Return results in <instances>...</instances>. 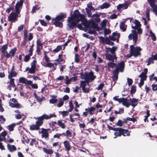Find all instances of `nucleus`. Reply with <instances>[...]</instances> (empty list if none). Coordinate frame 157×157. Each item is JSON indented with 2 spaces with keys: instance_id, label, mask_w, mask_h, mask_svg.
Listing matches in <instances>:
<instances>
[{
  "instance_id": "obj_1",
  "label": "nucleus",
  "mask_w": 157,
  "mask_h": 157,
  "mask_svg": "<svg viewBox=\"0 0 157 157\" xmlns=\"http://www.w3.org/2000/svg\"><path fill=\"white\" fill-rule=\"evenodd\" d=\"M80 21L82 22L83 25L86 27H88L89 26V24L87 23L85 16L80 14L78 10H76L72 16L68 17V26L70 29H73Z\"/></svg>"
},
{
  "instance_id": "obj_2",
  "label": "nucleus",
  "mask_w": 157,
  "mask_h": 157,
  "mask_svg": "<svg viewBox=\"0 0 157 157\" xmlns=\"http://www.w3.org/2000/svg\"><path fill=\"white\" fill-rule=\"evenodd\" d=\"M132 21L134 23L135 25V26L132 25V28L134 30L132 31V33L129 35L128 38L129 40L132 39L134 42V45H135L138 38L137 33L135 30H137V33L139 34H142V30L141 28V25L138 20L134 19Z\"/></svg>"
},
{
  "instance_id": "obj_3",
  "label": "nucleus",
  "mask_w": 157,
  "mask_h": 157,
  "mask_svg": "<svg viewBox=\"0 0 157 157\" xmlns=\"http://www.w3.org/2000/svg\"><path fill=\"white\" fill-rule=\"evenodd\" d=\"M56 117V116L55 113L51 114L49 115L44 114L40 117L35 118L36 119H37V121H36L35 124H33L30 126L29 129L32 131L38 130L40 129V126L43 124L44 120H48L52 117Z\"/></svg>"
},
{
  "instance_id": "obj_4",
  "label": "nucleus",
  "mask_w": 157,
  "mask_h": 157,
  "mask_svg": "<svg viewBox=\"0 0 157 157\" xmlns=\"http://www.w3.org/2000/svg\"><path fill=\"white\" fill-rule=\"evenodd\" d=\"M105 57L107 60L111 61L107 63V66L108 67L113 68L117 66V64L114 63V60H116L115 62H116L117 59V57L116 55L107 53L105 55Z\"/></svg>"
},
{
  "instance_id": "obj_5",
  "label": "nucleus",
  "mask_w": 157,
  "mask_h": 157,
  "mask_svg": "<svg viewBox=\"0 0 157 157\" xmlns=\"http://www.w3.org/2000/svg\"><path fill=\"white\" fill-rule=\"evenodd\" d=\"M83 77V78L85 79L88 84L89 82L93 81L96 78V76L94 75V72L91 71L88 73L85 72Z\"/></svg>"
},
{
  "instance_id": "obj_6",
  "label": "nucleus",
  "mask_w": 157,
  "mask_h": 157,
  "mask_svg": "<svg viewBox=\"0 0 157 157\" xmlns=\"http://www.w3.org/2000/svg\"><path fill=\"white\" fill-rule=\"evenodd\" d=\"M130 47V52L134 57H136L141 56L140 51L142 49L140 47L138 46L135 47L133 45H131Z\"/></svg>"
},
{
  "instance_id": "obj_7",
  "label": "nucleus",
  "mask_w": 157,
  "mask_h": 157,
  "mask_svg": "<svg viewBox=\"0 0 157 157\" xmlns=\"http://www.w3.org/2000/svg\"><path fill=\"white\" fill-rule=\"evenodd\" d=\"M21 15L17 12H11L8 16V20L13 22H15L18 20V17H20Z\"/></svg>"
},
{
  "instance_id": "obj_8",
  "label": "nucleus",
  "mask_w": 157,
  "mask_h": 157,
  "mask_svg": "<svg viewBox=\"0 0 157 157\" xmlns=\"http://www.w3.org/2000/svg\"><path fill=\"white\" fill-rule=\"evenodd\" d=\"M24 1L23 0H20L17 2L15 6V12L18 13H20L21 9L22 7Z\"/></svg>"
},
{
  "instance_id": "obj_9",
  "label": "nucleus",
  "mask_w": 157,
  "mask_h": 157,
  "mask_svg": "<svg viewBox=\"0 0 157 157\" xmlns=\"http://www.w3.org/2000/svg\"><path fill=\"white\" fill-rule=\"evenodd\" d=\"M120 37V35L119 33H117L116 32L113 33L112 35L111 36H109V38L110 40L115 41L117 40V42H119V38Z\"/></svg>"
},
{
  "instance_id": "obj_10",
  "label": "nucleus",
  "mask_w": 157,
  "mask_h": 157,
  "mask_svg": "<svg viewBox=\"0 0 157 157\" xmlns=\"http://www.w3.org/2000/svg\"><path fill=\"white\" fill-rule=\"evenodd\" d=\"M28 32L27 30H25L24 31V37L23 41L21 43V46H24L26 45L27 42L29 41L27 40Z\"/></svg>"
},
{
  "instance_id": "obj_11",
  "label": "nucleus",
  "mask_w": 157,
  "mask_h": 157,
  "mask_svg": "<svg viewBox=\"0 0 157 157\" xmlns=\"http://www.w3.org/2000/svg\"><path fill=\"white\" fill-rule=\"evenodd\" d=\"M122 128H116L114 131V135L115 136L114 138H117L118 137H121L122 136Z\"/></svg>"
},
{
  "instance_id": "obj_12",
  "label": "nucleus",
  "mask_w": 157,
  "mask_h": 157,
  "mask_svg": "<svg viewBox=\"0 0 157 157\" xmlns=\"http://www.w3.org/2000/svg\"><path fill=\"white\" fill-rule=\"evenodd\" d=\"M67 15L66 13H60V15H58L56 17L55 19V20L57 21L61 22L63 21V19L66 18V17Z\"/></svg>"
},
{
  "instance_id": "obj_13",
  "label": "nucleus",
  "mask_w": 157,
  "mask_h": 157,
  "mask_svg": "<svg viewBox=\"0 0 157 157\" xmlns=\"http://www.w3.org/2000/svg\"><path fill=\"white\" fill-rule=\"evenodd\" d=\"M147 1L154 11L157 10V6L155 5V0H148Z\"/></svg>"
},
{
  "instance_id": "obj_14",
  "label": "nucleus",
  "mask_w": 157,
  "mask_h": 157,
  "mask_svg": "<svg viewBox=\"0 0 157 157\" xmlns=\"http://www.w3.org/2000/svg\"><path fill=\"white\" fill-rule=\"evenodd\" d=\"M122 103V105L127 108L129 107L130 105V103L128 101V99L127 98H121V103Z\"/></svg>"
},
{
  "instance_id": "obj_15",
  "label": "nucleus",
  "mask_w": 157,
  "mask_h": 157,
  "mask_svg": "<svg viewBox=\"0 0 157 157\" xmlns=\"http://www.w3.org/2000/svg\"><path fill=\"white\" fill-rule=\"evenodd\" d=\"M41 129L42 130L41 132V133H42L41 137L42 138H44L45 139L48 138L49 136L48 132H47L46 130H44L43 128H42Z\"/></svg>"
},
{
  "instance_id": "obj_16",
  "label": "nucleus",
  "mask_w": 157,
  "mask_h": 157,
  "mask_svg": "<svg viewBox=\"0 0 157 157\" xmlns=\"http://www.w3.org/2000/svg\"><path fill=\"white\" fill-rule=\"evenodd\" d=\"M85 110L86 111H88L90 115L91 116L94 113L96 110V108L94 107L91 106L90 108H86Z\"/></svg>"
},
{
  "instance_id": "obj_17",
  "label": "nucleus",
  "mask_w": 157,
  "mask_h": 157,
  "mask_svg": "<svg viewBox=\"0 0 157 157\" xmlns=\"http://www.w3.org/2000/svg\"><path fill=\"white\" fill-rule=\"evenodd\" d=\"M124 67V62L122 61L119 63L118 66L116 68L119 69L120 71L122 72L123 71Z\"/></svg>"
},
{
  "instance_id": "obj_18",
  "label": "nucleus",
  "mask_w": 157,
  "mask_h": 157,
  "mask_svg": "<svg viewBox=\"0 0 157 157\" xmlns=\"http://www.w3.org/2000/svg\"><path fill=\"white\" fill-rule=\"evenodd\" d=\"M52 22L56 27L60 28H62L63 27V24L62 22L55 21L54 18L52 19Z\"/></svg>"
},
{
  "instance_id": "obj_19",
  "label": "nucleus",
  "mask_w": 157,
  "mask_h": 157,
  "mask_svg": "<svg viewBox=\"0 0 157 157\" xmlns=\"http://www.w3.org/2000/svg\"><path fill=\"white\" fill-rule=\"evenodd\" d=\"M100 39L103 43H104L106 44H109L110 43V39L109 37H106L105 38H104L103 37L101 36L100 37Z\"/></svg>"
},
{
  "instance_id": "obj_20",
  "label": "nucleus",
  "mask_w": 157,
  "mask_h": 157,
  "mask_svg": "<svg viewBox=\"0 0 157 157\" xmlns=\"http://www.w3.org/2000/svg\"><path fill=\"white\" fill-rule=\"evenodd\" d=\"M130 101L131 103L130 105H132L133 107H134L138 104V99L135 98H133L132 99L130 98Z\"/></svg>"
},
{
  "instance_id": "obj_21",
  "label": "nucleus",
  "mask_w": 157,
  "mask_h": 157,
  "mask_svg": "<svg viewBox=\"0 0 157 157\" xmlns=\"http://www.w3.org/2000/svg\"><path fill=\"white\" fill-rule=\"evenodd\" d=\"M117 48L113 46L112 48H106L107 51L108 52H110L111 53V54H113V55H116L115 52L116 51Z\"/></svg>"
},
{
  "instance_id": "obj_22",
  "label": "nucleus",
  "mask_w": 157,
  "mask_h": 157,
  "mask_svg": "<svg viewBox=\"0 0 157 157\" xmlns=\"http://www.w3.org/2000/svg\"><path fill=\"white\" fill-rule=\"evenodd\" d=\"M63 143L66 150L67 151H69L71 150V146L69 142L67 140H65L64 141Z\"/></svg>"
},
{
  "instance_id": "obj_23",
  "label": "nucleus",
  "mask_w": 157,
  "mask_h": 157,
  "mask_svg": "<svg viewBox=\"0 0 157 157\" xmlns=\"http://www.w3.org/2000/svg\"><path fill=\"white\" fill-rule=\"evenodd\" d=\"M43 150L44 152L46 154L52 155L53 153V151L51 149H47L45 147L43 148Z\"/></svg>"
},
{
  "instance_id": "obj_24",
  "label": "nucleus",
  "mask_w": 157,
  "mask_h": 157,
  "mask_svg": "<svg viewBox=\"0 0 157 157\" xmlns=\"http://www.w3.org/2000/svg\"><path fill=\"white\" fill-rule=\"evenodd\" d=\"M36 69V68L32 67L29 68V67H28L25 68V71H28L29 72L28 73L34 74L35 72Z\"/></svg>"
},
{
  "instance_id": "obj_25",
  "label": "nucleus",
  "mask_w": 157,
  "mask_h": 157,
  "mask_svg": "<svg viewBox=\"0 0 157 157\" xmlns=\"http://www.w3.org/2000/svg\"><path fill=\"white\" fill-rule=\"evenodd\" d=\"M2 54L1 55V58L3 59L4 57L6 58H9L10 57L11 55L9 54V53L6 51L4 52H2Z\"/></svg>"
},
{
  "instance_id": "obj_26",
  "label": "nucleus",
  "mask_w": 157,
  "mask_h": 157,
  "mask_svg": "<svg viewBox=\"0 0 157 157\" xmlns=\"http://www.w3.org/2000/svg\"><path fill=\"white\" fill-rule=\"evenodd\" d=\"M7 147L9 151L11 152H13L16 150V147L14 145H10L9 144H8Z\"/></svg>"
},
{
  "instance_id": "obj_27",
  "label": "nucleus",
  "mask_w": 157,
  "mask_h": 157,
  "mask_svg": "<svg viewBox=\"0 0 157 157\" xmlns=\"http://www.w3.org/2000/svg\"><path fill=\"white\" fill-rule=\"evenodd\" d=\"M52 98L49 100V102L50 103L54 104L57 103V99L56 98L57 96L55 95H52L51 96Z\"/></svg>"
},
{
  "instance_id": "obj_28",
  "label": "nucleus",
  "mask_w": 157,
  "mask_h": 157,
  "mask_svg": "<svg viewBox=\"0 0 157 157\" xmlns=\"http://www.w3.org/2000/svg\"><path fill=\"white\" fill-rule=\"evenodd\" d=\"M128 130L122 128V136H130V134L128 133Z\"/></svg>"
},
{
  "instance_id": "obj_29",
  "label": "nucleus",
  "mask_w": 157,
  "mask_h": 157,
  "mask_svg": "<svg viewBox=\"0 0 157 157\" xmlns=\"http://www.w3.org/2000/svg\"><path fill=\"white\" fill-rule=\"evenodd\" d=\"M10 105L12 107L19 108L21 107V105L18 102L17 103H14L11 102L9 103Z\"/></svg>"
},
{
  "instance_id": "obj_30",
  "label": "nucleus",
  "mask_w": 157,
  "mask_h": 157,
  "mask_svg": "<svg viewBox=\"0 0 157 157\" xmlns=\"http://www.w3.org/2000/svg\"><path fill=\"white\" fill-rule=\"evenodd\" d=\"M110 6V5L109 3L105 2L100 6V8L101 9H107Z\"/></svg>"
},
{
  "instance_id": "obj_31",
  "label": "nucleus",
  "mask_w": 157,
  "mask_h": 157,
  "mask_svg": "<svg viewBox=\"0 0 157 157\" xmlns=\"http://www.w3.org/2000/svg\"><path fill=\"white\" fill-rule=\"evenodd\" d=\"M17 51V49L16 48H14L13 49H12L9 52V54H10L11 56L10 57L12 58V57H13L15 54L16 53V52Z\"/></svg>"
},
{
  "instance_id": "obj_32",
  "label": "nucleus",
  "mask_w": 157,
  "mask_h": 157,
  "mask_svg": "<svg viewBox=\"0 0 157 157\" xmlns=\"http://www.w3.org/2000/svg\"><path fill=\"white\" fill-rule=\"evenodd\" d=\"M33 95L35 97V98L36 99L37 101L39 102L42 101H43V99H45V98L44 97H43L41 98L40 97L38 96V95L36 93H33Z\"/></svg>"
},
{
  "instance_id": "obj_33",
  "label": "nucleus",
  "mask_w": 157,
  "mask_h": 157,
  "mask_svg": "<svg viewBox=\"0 0 157 157\" xmlns=\"http://www.w3.org/2000/svg\"><path fill=\"white\" fill-rule=\"evenodd\" d=\"M17 74V73L16 71H10V72L8 76V78H11L13 77H15Z\"/></svg>"
},
{
  "instance_id": "obj_34",
  "label": "nucleus",
  "mask_w": 157,
  "mask_h": 157,
  "mask_svg": "<svg viewBox=\"0 0 157 157\" xmlns=\"http://www.w3.org/2000/svg\"><path fill=\"white\" fill-rule=\"evenodd\" d=\"M80 56L77 53L75 54V61L77 63H78L80 61Z\"/></svg>"
},
{
  "instance_id": "obj_35",
  "label": "nucleus",
  "mask_w": 157,
  "mask_h": 157,
  "mask_svg": "<svg viewBox=\"0 0 157 157\" xmlns=\"http://www.w3.org/2000/svg\"><path fill=\"white\" fill-rule=\"evenodd\" d=\"M138 77L140 78L141 80H144L145 81L146 80L147 78L146 75L144 74L143 72H141Z\"/></svg>"
},
{
  "instance_id": "obj_36",
  "label": "nucleus",
  "mask_w": 157,
  "mask_h": 157,
  "mask_svg": "<svg viewBox=\"0 0 157 157\" xmlns=\"http://www.w3.org/2000/svg\"><path fill=\"white\" fill-rule=\"evenodd\" d=\"M8 47L7 44H6L3 45L0 49V50L2 52H4L5 51H6L8 49Z\"/></svg>"
},
{
  "instance_id": "obj_37",
  "label": "nucleus",
  "mask_w": 157,
  "mask_h": 157,
  "mask_svg": "<svg viewBox=\"0 0 157 157\" xmlns=\"http://www.w3.org/2000/svg\"><path fill=\"white\" fill-rule=\"evenodd\" d=\"M62 54H59L58 56V59H56L55 61L59 63H60L61 62L63 61V59L62 58Z\"/></svg>"
},
{
  "instance_id": "obj_38",
  "label": "nucleus",
  "mask_w": 157,
  "mask_h": 157,
  "mask_svg": "<svg viewBox=\"0 0 157 157\" xmlns=\"http://www.w3.org/2000/svg\"><path fill=\"white\" fill-rule=\"evenodd\" d=\"M57 124L60 127L64 129L65 128L66 125L62 122L61 121L59 120L57 121Z\"/></svg>"
},
{
  "instance_id": "obj_39",
  "label": "nucleus",
  "mask_w": 157,
  "mask_h": 157,
  "mask_svg": "<svg viewBox=\"0 0 157 157\" xmlns=\"http://www.w3.org/2000/svg\"><path fill=\"white\" fill-rule=\"evenodd\" d=\"M87 82L85 81H81L80 87L82 88V89H84L86 86V83Z\"/></svg>"
},
{
  "instance_id": "obj_40",
  "label": "nucleus",
  "mask_w": 157,
  "mask_h": 157,
  "mask_svg": "<svg viewBox=\"0 0 157 157\" xmlns=\"http://www.w3.org/2000/svg\"><path fill=\"white\" fill-rule=\"evenodd\" d=\"M9 79H10L9 83L10 86H11L12 87H15L16 86L14 82V79L13 78Z\"/></svg>"
},
{
  "instance_id": "obj_41",
  "label": "nucleus",
  "mask_w": 157,
  "mask_h": 157,
  "mask_svg": "<svg viewBox=\"0 0 157 157\" xmlns=\"http://www.w3.org/2000/svg\"><path fill=\"white\" fill-rule=\"evenodd\" d=\"M120 28L123 32H124L126 30V27H125V24L124 22L121 23L120 25Z\"/></svg>"
},
{
  "instance_id": "obj_42",
  "label": "nucleus",
  "mask_w": 157,
  "mask_h": 157,
  "mask_svg": "<svg viewBox=\"0 0 157 157\" xmlns=\"http://www.w3.org/2000/svg\"><path fill=\"white\" fill-rule=\"evenodd\" d=\"M16 125V124L13 123L9 125L8 126V129L10 131H12L13 130L14 128Z\"/></svg>"
},
{
  "instance_id": "obj_43",
  "label": "nucleus",
  "mask_w": 157,
  "mask_h": 157,
  "mask_svg": "<svg viewBox=\"0 0 157 157\" xmlns=\"http://www.w3.org/2000/svg\"><path fill=\"white\" fill-rule=\"evenodd\" d=\"M33 144L36 145L38 144V143L35 139H32L30 143V145L32 146H33Z\"/></svg>"
},
{
  "instance_id": "obj_44",
  "label": "nucleus",
  "mask_w": 157,
  "mask_h": 157,
  "mask_svg": "<svg viewBox=\"0 0 157 157\" xmlns=\"http://www.w3.org/2000/svg\"><path fill=\"white\" fill-rule=\"evenodd\" d=\"M154 75H155L154 73H152L151 75H150L149 76V80L150 81L154 80L156 82H157V77H154Z\"/></svg>"
},
{
  "instance_id": "obj_45",
  "label": "nucleus",
  "mask_w": 157,
  "mask_h": 157,
  "mask_svg": "<svg viewBox=\"0 0 157 157\" xmlns=\"http://www.w3.org/2000/svg\"><path fill=\"white\" fill-rule=\"evenodd\" d=\"M47 52L46 51L44 52V57L45 59V61L46 63H48L50 61L49 58L48 57V56L46 54Z\"/></svg>"
},
{
  "instance_id": "obj_46",
  "label": "nucleus",
  "mask_w": 157,
  "mask_h": 157,
  "mask_svg": "<svg viewBox=\"0 0 157 157\" xmlns=\"http://www.w3.org/2000/svg\"><path fill=\"white\" fill-rule=\"evenodd\" d=\"M26 81H27V79L24 77H21L19 79V82L21 83L25 84Z\"/></svg>"
},
{
  "instance_id": "obj_47",
  "label": "nucleus",
  "mask_w": 157,
  "mask_h": 157,
  "mask_svg": "<svg viewBox=\"0 0 157 157\" xmlns=\"http://www.w3.org/2000/svg\"><path fill=\"white\" fill-rule=\"evenodd\" d=\"M31 56L29 55L25 56L23 60L25 62H28L30 59Z\"/></svg>"
},
{
  "instance_id": "obj_48",
  "label": "nucleus",
  "mask_w": 157,
  "mask_h": 157,
  "mask_svg": "<svg viewBox=\"0 0 157 157\" xmlns=\"http://www.w3.org/2000/svg\"><path fill=\"white\" fill-rule=\"evenodd\" d=\"M150 33L153 41H155L156 40V37L155 34L153 33L151 31H150Z\"/></svg>"
},
{
  "instance_id": "obj_49",
  "label": "nucleus",
  "mask_w": 157,
  "mask_h": 157,
  "mask_svg": "<svg viewBox=\"0 0 157 157\" xmlns=\"http://www.w3.org/2000/svg\"><path fill=\"white\" fill-rule=\"evenodd\" d=\"M62 48V46L60 45H58L56 48L53 50V52H58L60 51Z\"/></svg>"
},
{
  "instance_id": "obj_50",
  "label": "nucleus",
  "mask_w": 157,
  "mask_h": 157,
  "mask_svg": "<svg viewBox=\"0 0 157 157\" xmlns=\"http://www.w3.org/2000/svg\"><path fill=\"white\" fill-rule=\"evenodd\" d=\"M136 91V86H134L132 85V86L131 90H130V92L131 94H134Z\"/></svg>"
},
{
  "instance_id": "obj_51",
  "label": "nucleus",
  "mask_w": 157,
  "mask_h": 157,
  "mask_svg": "<svg viewBox=\"0 0 157 157\" xmlns=\"http://www.w3.org/2000/svg\"><path fill=\"white\" fill-rule=\"evenodd\" d=\"M60 101L57 104V106L58 107H60L62 106L64 104V101L62 99H60Z\"/></svg>"
},
{
  "instance_id": "obj_52",
  "label": "nucleus",
  "mask_w": 157,
  "mask_h": 157,
  "mask_svg": "<svg viewBox=\"0 0 157 157\" xmlns=\"http://www.w3.org/2000/svg\"><path fill=\"white\" fill-rule=\"evenodd\" d=\"M153 60H154L152 58H151V57L149 58L148 59L147 63V65L149 66L151 64L153 63H154Z\"/></svg>"
},
{
  "instance_id": "obj_53",
  "label": "nucleus",
  "mask_w": 157,
  "mask_h": 157,
  "mask_svg": "<svg viewBox=\"0 0 157 157\" xmlns=\"http://www.w3.org/2000/svg\"><path fill=\"white\" fill-rule=\"evenodd\" d=\"M89 10L92 11H94L95 10L94 8L92 6V2H90L88 5L87 6Z\"/></svg>"
},
{
  "instance_id": "obj_54",
  "label": "nucleus",
  "mask_w": 157,
  "mask_h": 157,
  "mask_svg": "<svg viewBox=\"0 0 157 157\" xmlns=\"http://www.w3.org/2000/svg\"><path fill=\"white\" fill-rule=\"evenodd\" d=\"M66 137H71L72 136V134L70 131L67 130L66 132Z\"/></svg>"
},
{
  "instance_id": "obj_55",
  "label": "nucleus",
  "mask_w": 157,
  "mask_h": 157,
  "mask_svg": "<svg viewBox=\"0 0 157 157\" xmlns=\"http://www.w3.org/2000/svg\"><path fill=\"white\" fill-rule=\"evenodd\" d=\"M36 59L33 60L31 63V67L36 68Z\"/></svg>"
},
{
  "instance_id": "obj_56",
  "label": "nucleus",
  "mask_w": 157,
  "mask_h": 157,
  "mask_svg": "<svg viewBox=\"0 0 157 157\" xmlns=\"http://www.w3.org/2000/svg\"><path fill=\"white\" fill-rule=\"evenodd\" d=\"M33 34L31 33H29L28 38H27V40L29 41H30L33 39Z\"/></svg>"
},
{
  "instance_id": "obj_57",
  "label": "nucleus",
  "mask_w": 157,
  "mask_h": 157,
  "mask_svg": "<svg viewBox=\"0 0 157 157\" xmlns=\"http://www.w3.org/2000/svg\"><path fill=\"white\" fill-rule=\"evenodd\" d=\"M86 12L87 13L88 16L89 17H90L91 16L92 13L91 12V10H89L87 8H86Z\"/></svg>"
},
{
  "instance_id": "obj_58",
  "label": "nucleus",
  "mask_w": 157,
  "mask_h": 157,
  "mask_svg": "<svg viewBox=\"0 0 157 157\" xmlns=\"http://www.w3.org/2000/svg\"><path fill=\"white\" fill-rule=\"evenodd\" d=\"M54 66V64L52 63H47L46 65H44V66L46 67H53Z\"/></svg>"
},
{
  "instance_id": "obj_59",
  "label": "nucleus",
  "mask_w": 157,
  "mask_h": 157,
  "mask_svg": "<svg viewBox=\"0 0 157 157\" xmlns=\"http://www.w3.org/2000/svg\"><path fill=\"white\" fill-rule=\"evenodd\" d=\"M119 69L116 68L113 71V75L118 76L119 73Z\"/></svg>"
},
{
  "instance_id": "obj_60",
  "label": "nucleus",
  "mask_w": 157,
  "mask_h": 157,
  "mask_svg": "<svg viewBox=\"0 0 157 157\" xmlns=\"http://www.w3.org/2000/svg\"><path fill=\"white\" fill-rule=\"evenodd\" d=\"M59 112H61V114L62 115L63 117H64L65 116L68 115V112L67 111H63Z\"/></svg>"
},
{
  "instance_id": "obj_61",
  "label": "nucleus",
  "mask_w": 157,
  "mask_h": 157,
  "mask_svg": "<svg viewBox=\"0 0 157 157\" xmlns=\"http://www.w3.org/2000/svg\"><path fill=\"white\" fill-rule=\"evenodd\" d=\"M123 124V122L120 120H119L116 123V125L117 126L120 127L122 126Z\"/></svg>"
},
{
  "instance_id": "obj_62",
  "label": "nucleus",
  "mask_w": 157,
  "mask_h": 157,
  "mask_svg": "<svg viewBox=\"0 0 157 157\" xmlns=\"http://www.w3.org/2000/svg\"><path fill=\"white\" fill-rule=\"evenodd\" d=\"M127 79V83H128V86H131L132 83H133V81L132 79L129 78H128Z\"/></svg>"
},
{
  "instance_id": "obj_63",
  "label": "nucleus",
  "mask_w": 157,
  "mask_h": 157,
  "mask_svg": "<svg viewBox=\"0 0 157 157\" xmlns=\"http://www.w3.org/2000/svg\"><path fill=\"white\" fill-rule=\"evenodd\" d=\"M39 21H40L41 24L42 25L44 26H46L47 25V23L44 21L43 20L40 19Z\"/></svg>"
},
{
  "instance_id": "obj_64",
  "label": "nucleus",
  "mask_w": 157,
  "mask_h": 157,
  "mask_svg": "<svg viewBox=\"0 0 157 157\" xmlns=\"http://www.w3.org/2000/svg\"><path fill=\"white\" fill-rule=\"evenodd\" d=\"M111 31L109 29H105L104 30V33L105 36L108 35L111 33Z\"/></svg>"
}]
</instances>
